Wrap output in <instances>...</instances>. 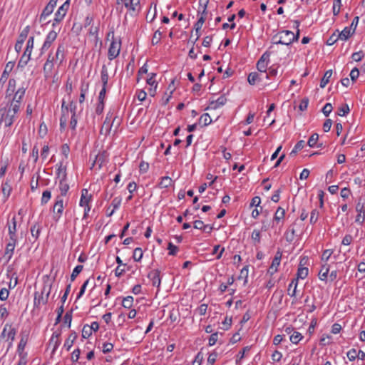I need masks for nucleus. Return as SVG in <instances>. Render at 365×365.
<instances>
[{
	"mask_svg": "<svg viewBox=\"0 0 365 365\" xmlns=\"http://www.w3.org/2000/svg\"><path fill=\"white\" fill-rule=\"evenodd\" d=\"M333 253L332 250H325L322 255V260L325 263H327V261L330 258L331 255Z\"/></svg>",
	"mask_w": 365,
	"mask_h": 365,
	"instance_id": "nucleus-60",
	"label": "nucleus"
},
{
	"mask_svg": "<svg viewBox=\"0 0 365 365\" xmlns=\"http://www.w3.org/2000/svg\"><path fill=\"white\" fill-rule=\"evenodd\" d=\"M168 250H169V252H168L169 255L175 256V255H176V254L178 251V247L177 246L174 245L172 242H169L168 246Z\"/></svg>",
	"mask_w": 365,
	"mask_h": 365,
	"instance_id": "nucleus-58",
	"label": "nucleus"
},
{
	"mask_svg": "<svg viewBox=\"0 0 365 365\" xmlns=\"http://www.w3.org/2000/svg\"><path fill=\"white\" fill-rule=\"evenodd\" d=\"M107 158V155L106 152L100 153L98 155H96L95 160L93 161V163L92 164V168L97 165L98 166V168H101L103 163L106 162Z\"/></svg>",
	"mask_w": 365,
	"mask_h": 365,
	"instance_id": "nucleus-21",
	"label": "nucleus"
},
{
	"mask_svg": "<svg viewBox=\"0 0 365 365\" xmlns=\"http://www.w3.org/2000/svg\"><path fill=\"white\" fill-rule=\"evenodd\" d=\"M57 177L61 178L59 182V190L61 191V195L58 196H61L63 198V196H66L68 190L69 185L66 183V168H63L61 166L59 167L57 172Z\"/></svg>",
	"mask_w": 365,
	"mask_h": 365,
	"instance_id": "nucleus-3",
	"label": "nucleus"
},
{
	"mask_svg": "<svg viewBox=\"0 0 365 365\" xmlns=\"http://www.w3.org/2000/svg\"><path fill=\"white\" fill-rule=\"evenodd\" d=\"M112 38L113 40L108 51V58L110 61L118 56L121 48V40L120 38L118 41L114 39L113 32H112Z\"/></svg>",
	"mask_w": 365,
	"mask_h": 365,
	"instance_id": "nucleus-5",
	"label": "nucleus"
},
{
	"mask_svg": "<svg viewBox=\"0 0 365 365\" xmlns=\"http://www.w3.org/2000/svg\"><path fill=\"white\" fill-rule=\"evenodd\" d=\"M9 315L5 304L0 305V321H4Z\"/></svg>",
	"mask_w": 365,
	"mask_h": 365,
	"instance_id": "nucleus-43",
	"label": "nucleus"
},
{
	"mask_svg": "<svg viewBox=\"0 0 365 365\" xmlns=\"http://www.w3.org/2000/svg\"><path fill=\"white\" fill-rule=\"evenodd\" d=\"M218 335H219V333L218 332H215V333H212L209 339H208V341H209V346H213L215 344V343L218 341Z\"/></svg>",
	"mask_w": 365,
	"mask_h": 365,
	"instance_id": "nucleus-61",
	"label": "nucleus"
},
{
	"mask_svg": "<svg viewBox=\"0 0 365 365\" xmlns=\"http://www.w3.org/2000/svg\"><path fill=\"white\" fill-rule=\"evenodd\" d=\"M319 212L317 209H314L311 212V216H310V223L311 224H315L319 218Z\"/></svg>",
	"mask_w": 365,
	"mask_h": 365,
	"instance_id": "nucleus-55",
	"label": "nucleus"
},
{
	"mask_svg": "<svg viewBox=\"0 0 365 365\" xmlns=\"http://www.w3.org/2000/svg\"><path fill=\"white\" fill-rule=\"evenodd\" d=\"M116 118L117 117L114 115L113 112L110 110L106 115V119L101 129V133H102L103 130H106V133L110 132Z\"/></svg>",
	"mask_w": 365,
	"mask_h": 365,
	"instance_id": "nucleus-9",
	"label": "nucleus"
},
{
	"mask_svg": "<svg viewBox=\"0 0 365 365\" xmlns=\"http://www.w3.org/2000/svg\"><path fill=\"white\" fill-rule=\"evenodd\" d=\"M161 36H162V33L159 30L156 31L154 33L153 38H152V44L153 45L158 44L160 41Z\"/></svg>",
	"mask_w": 365,
	"mask_h": 365,
	"instance_id": "nucleus-59",
	"label": "nucleus"
},
{
	"mask_svg": "<svg viewBox=\"0 0 365 365\" xmlns=\"http://www.w3.org/2000/svg\"><path fill=\"white\" fill-rule=\"evenodd\" d=\"M338 37L341 40H347L353 34L351 32V28L345 27L341 32L336 31Z\"/></svg>",
	"mask_w": 365,
	"mask_h": 365,
	"instance_id": "nucleus-30",
	"label": "nucleus"
},
{
	"mask_svg": "<svg viewBox=\"0 0 365 365\" xmlns=\"http://www.w3.org/2000/svg\"><path fill=\"white\" fill-rule=\"evenodd\" d=\"M55 55L53 54V51H51L48 55V58L43 66V72L45 79H48L51 77L52 71L54 68V62H56Z\"/></svg>",
	"mask_w": 365,
	"mask_h": 365,
	"instance_id": "nucleus-4",
	"label": "nucleus"
},
{
	"mask_svg": "<svg viewBox=\"0 0 365 365\" xmlns=\"http://www.w3.org/2000/svg\"><path fill=\"white\" fill-rule=\"evenodd\" d=\"M26 88H19L13 95L12 101L20 103L21 102L26 92Z\"/></svg>",
	"mask_w": 365,
	"mask_h": 365,
	"instance_id": "nucleus-24",
	"label": "nucleus"
},
{
	"mask_svg": "<svg viewBox=\"0 0 365 365\" xmlns=\"http://www.w3.org/2000/svg\"><path fill=\"white\" fill-rule=\"evenodd\" d=\"M143 257V251L140 247H137L134 250L133 258L135 262H140Z\"/></svg>",
	"mask_w": 365,
	"mask_h": 365,
	"instance_id": "nucleus-49",
	"label": "nucleus"
},
{
	"mask_svg": "<svg viewBox=\"0 0 365 365\" xmlns=\"http://www.w3.org/2000/svg\"><path fill=\"white\" fill-rule=\"evenodd\" d=\"M341 0H334L333 14L337 16L340 12Z\"/></svg>",
	"mask_w": 365,
	"mask_h": 365,
	"instance_id": "nucleus-56",
	"label": "nucleus"
},
{
	"mask_svg": "<svg viewBox=\"0 0 365 365\" xmlns=\"http://www.w3.org/2000/svg\"><path fill=\"white\" fill-rule=\"evenodd\" d=\"M34 44V37L30 36L26 44V48L21 57L19 63L18 68H24L31 58V52Z\"/></svg>",
	"mask_w": 365,
	"mask_h": 365,
	"instance_id": "nucleus-2",
	"label": "nucleus"
},
{
	"mask_svg": "<svg viewBox=\"0 0 365 365\" xmlns=\"http://www.w3.org/2000/svg\"><path fill=\"white\" fill-rule=\"evenodd\" d=\"M308 268L305 267H299L297 273V277L294 278L292 282H290L289 287H288V294L291 297H295L296 295V290L298 284V280L299 279H304L308 275Z\"/></svg>",
	"mask_w": 365,
	"mask_h": 365,
	"instance_id": "nucleus-1",
	"label": "nucleus"
},
{
	"mask_svg": "<svg viewBox=\"0 0 365 365\" xmlns=\"http://www.w3.org/2000/svg\"><path fill=\"white\" fill-rule=\"evenodd\" d=\"M286 34L289 35L291 38H289L288 39H285L284 41H287L289 43H293L294 41H297L299 40L300 31L299 29H297L296 34H294L291 31H286Z\"/></svg>",
	"mask_w": 365,
	"mask_h": 365,
	"instance_id": "nucleus-36",
	"label": "nucleus"
},
{
	"mask_svg": "<svg viewBox=\"0 0 365 365\" xmlns=\"http://www.w3.org/2000/svg\"><path fill=\"white\" fill-rule=\"evenodd\" d=\"M14 117H15V115L11 114V109H9L7 111L6 110L4 120L5 122V125L6 127H9L13 124V123L14 121Z\"/></svg>",
	"mask_w": 365,
	"mask_h": 365,
	"instance_id": "nucleus-28",
	"label": "nucleus"
},
{
	"mask_svg": "<svg viewBox=\"0 0 365 365\" xmlns=\"http://www.w3.org/2000/svg\"><path fill=\"white\" fill-rule=\"evenodd\" d=\"M269 54L267 52L263 53L257 63V68L260 73H267Z\"/></svg>",
	"mask_w": 365,
	"mask_h": 365,
	"instance_id": "nucleus-11",
	"label": "nucleus"
},
{
	"mask_svg": "<svg viewBox=\"0 0 365 365\" xmlns=\"http://www.w3.org/2000/svg\"><path fill=\"white\" fill-rule=\"evenodd\" d=\"M14 66V63L12 61H9L6 63L4 71H3L1 76L0 78V89L3 88L4 85L7 81L8 77L9 76V73L13 69Z\"/></svg>",
	"mask_w": 365,
	"mask_h": 365,
	"instance_id": "nucleus-14",
	"label": "nucleus"
},
{
	"mask_svg": "<svg viewBox=\"0 0 365 365\" xmlns=\"http://www.w3.org/2000/svg\"><path fill=\"white\" fill-rule=\"evenodd\" d=\"M27 343V339L25 337H21L18 347H17V352L19 355H27L26 353L24 352V349Z\"/></svg>",
	"mask_w": 365,
	"mask_h": 365,
	"instance_id": "nucleus-34",
	"label": "nucleus"
},
{
	"mask_svg": "<svg viewBox=\"0 0 365 365\" xmlns=\"http://www.w3.org/2000/svg\"><path fill=\"white\" fill-rule=\"evenodd\" d=\"M53 7L46 5L45 8L43 9L42 13L40 15L39 21L40 22L43 20L46 19L49 15H51L53 11Z\"/></svg>",
	"mask_w": 365,
	"mask_h": 365,
	"instance_id": "nucleus-31",
	"label": "nucleus"
},
{
	"mask_svg": "<svg viewBox=\"0 0 365 365\" xmlns=\"http://www.w3.org/2000/svg\"><path fill=\"white\" fill-rule=\"evenodd\" d=\"M285 215L284 209L279 207L274 214V220L276 222H279L280 220L283 219Z\"/></svg>",
	"mask_w": 365,
	"mask_h": 365,
	"instance_id": "nucleus-44",
	"label": "nucleus"
},
{
	"mask_svg": "<svg viewBox=\"0 0 365 365\" xmlns=\"http://www.w3.org/2000/svg\"><path fill=\"white\" fill-rule=\"evenodd\" d=\"M55 58L56 61H59V66H61L64 59H65V46L63 43H59L58 45L56 53H55Z\"/></svg>",
	"mask_w": 365,
	"mask_h": 365,
	"instance_id": "nucleus-19",
	"label": "nucleus"
},
{
	"mask_svg": "<svg viewBox=\"0 0 365 365\" xmlns=\"http://www.w3.org/2000/svg\"><path fill=\"white\" fill-rule=\"evenodd\" d=\"M16 273L12 274V275L10 277L9 274H7V277H10V282L8 284L9 290L11 289H14L17 284H18V277L16 276Z\"/></svg>",
	"mask_w": 365,
	"mask_h": 365,
	"instance_id": "nucleus-47",
	"label": "nucleus"
},
{
	"mask_svg": "<svg viewBox=\"0 0 365 365\" xmlns=\"http://www.w3.org/2000/svg\"><path fill=\"white\" fill-rule=\"evenodd\" d=\"M212 123V119L208 113L202 114L199 118V124H202V126H207Z\"/></svg>",
	"mask_w": 365,
	"mask_h": 365,
	"instance_id": "nucleus-39",
	"label": "nucleus"
},
{
	"mask_svg": "<svg viewBox=\"0 0 365 365\" xmlns=\"http://www.w3.org/2000/svg\"><path fill=\"white\" fill-rule=\"evenodd\" d=\"M332 76V70H328L325 72L323 78L321 80L320 82V87L324 88L326 85L329 83L330 78Z\"/></svg>",
	"mask_w": 365,
	"mask_h": 365,
	"instance_id": "nucleus-35",
	"label": "nucleus"
},
{
	"mask_svg": "<svg viewBox=\"0 0 365 365\" xmlns=\"http://www.w3.org/2000/svg\"><path fill=\"white\" fill-rule=\"evenodd\" d=\"M16 225L17 222L15 216L12 217L10 222H8L9 233L14 232L16 233Z\"/></svg>",
	"mask_w": 365,
	"mask_h": 365,
	"instance_id": "nucleus-48",
	"label": "nucleus"
},
{
	"mask_svg": "<svg viewBox=\"0 0 365 365\" xmlns=\"http://www.w3.org/2000/svg\"><path fill=\"white\" fill-rule=\"evenodd\" d=\"M16 81L14 78H10L8 81L7 88L6 90V97H10L16 92Z\"/></svg>",
	"mask_w": 365,
	"mask_h": 365,
	"instance_id": "nucleus-23",
	"label": "nucleus"
},
{
	"mask_svg": "<svg viewBox=\"0 0 365 365\" xmlns=\"http://www.w3.org/2000/svg\"><path fill=\"white\" fill-rule=\"evenodd\" d=\"M264 78H267V73L252 72L248 75L247 81L250 85L254 86L262 81Z\"/></svg>",
	"mask_w": 365,
	"mask_h": 365,
	"instance_id": "nucleus-12",
	"label": "nucleus"
},
{
	"mask_svg": "<svg viewBox=\"0 0 365 365\" xmlns=\"http://www.w3.org/2000/svg\"><path fill=\"white\" fill-rule=\"evenodd\" d=\"M41 226L38 223H35L31 227V233L33 237L36 240L38 239L41 233Z\"/></svg>",
	"mask_w": 365,
	"mask_h": 365,
	"instance_id": "nucleus-37",
	"label": "nucleus"
},
{
	"mask_svg": "<svg viewBox=\"0 0 365 365\" xmlns=\"http://www.w3.org/2000/svg\"><path fill=\"white\" fill-rule=\"evenodd\" d=\"M63 200L61 196H56L54 205L52 208L53 213V219L55 222H58L62 215L63 211Z\"/></svg>",
	"mask_w": 365,
	"mask_h": 365,
	"instance_id": "nucleus-6",
	"label": "nucleus"
},
{
	"mask_svg": "<svg viewBox=\"0 0 365 365\" xmlns=\"http://www.w3.org/2000/svg\"><path fill=\"white\" fill-rule=\"evenodd\" d=\"M318 139L319 135L317 133H313L309 138V140L307 142L308 145L311 148L314 147L317 145Z\"/></svg>",
	"mask_w": 365,
	"mask_h": 365,
	"instance_id": "nucleus-53",
	"label": "nucleus"
},
{
	"mask_svg": "<svg viewBox=\"0 0 365 365\" xmlns=\"http://www.w3.org/2000/svg\"><path fill=\"white\" fill-rule=\"evenodd\" d=\"M156 76V73H150L149 74V78L147 79L146 82L151 87L155 86V88L158 86V82L155 81V77Z\"/></svg>",
	"mask_w": 365,
	"mask_h": 365,
	"instance_id": "nucleus-54",
	"label": "nucleus"
},
{
	"mask_svg": "<svg viewBox=\"0 0 365 365\" xmlns=\"http://www.w3.org/2000/svg\"><path fill=\"white\" fill-rule=\"evenodd\" d=\"M227 102V98L225 96H220L217 100H212L210 102L208 107L206 110L213 109L215 110L220 106H224Z\"/></svg>",
	"mask_w": 365,
	"mask_h": 365,
	"instance_id": "nucleus-17",
	"label": "nucleus"
},
{
	"mask_svg": "<svg viewBox=\"0 0 365 365\" xmlns=\"http://www.w3.org/2000/svg\"><path fill=\"white\" fill-rule=\"evenodd\" d=\"M92 334V331L91 328H89V325L86 324L83 327L82 330V337L84 339L88 338Z\"/></svg>",
	"mask_w": 365,
	"mask_h": 365,
	"instance_id": "nucleus-63",
	"label": "nucleus"
},
{
	"mask_svg": "<svg viewBox=\"0 0 365 365\" xmlns=\"http://www.w3.org/2000/svg\"><path fill=\"white\" fill-rule=\"evenodd\" d=\"M140 5V0H128L124 3V6L129 10L135 11L136 6Z\"/></svg>",
	"mask_w": 365,
	"mask_h": 365,
	"instance_id": "nucleus-32",
	"label": "nucleus"
},
{
	"mask_svg": "<svg viewBox=\"0 0 365 365\" xmlns=\"http://www.w3.org/2000/svg\"><path fill=\"white\" fill-rule=\"evenodd\" d=\"M172 182L173 180L170 177L165 176L161 178L159 186L161 188H168L171 185Z\"/></svg>",
	"mask_w": 365,
	"mask_h": 365,
	"instance_id": "nucleus-38",
	"label": "nucleus"
},
{
	"mask_svg": "<svg viewBox=\"0 0 365 365\" xmlns=\"http://www.w3.org/2000/svg\"><path fill=\"white\" fill-rule=\"evenodd\" d=\"M329 272V265L327 263H324L322 264V268L318 274L319 278L322 281H327Z\"/></svg>",
	"mask_w": 365,
	"mask_h": 365,
	"instance_id": "nucleus-26",
	"label": "nucleus"
},
{
	"mask_svg": "<svg viewBox=\"0 0 365 365\" xmlns=\"http://www.w3.org/2000/svg\"><path fill=\"white\" fill-rule=\"evenodd\" d=\"M250 349H251V346H245L242 349V350L238 353V354L237 356V359H236L237 364H240V361L245 357V353L249 351L250 350Z\"/></svg>",
	"mask_w": 365,
	"mask_h": 365,
	"instance_id": "nucleus-46",
	"label": "nucleus"
},
{
	"mask_svg": "<svg viewBox=\"0 0 365 365\" xmlns=\"http://www.w3.org/2000/svg\"><path fill=\"white\" fill-rule=\"evenodd\" d=\"M15 246V245L11 243H7L4 252V257H7V262L11 259L14 252Z\"/></svg>",
	"mask_w": 365,
	"mask_h": 365,
	"instance_id": "nucleus-33",
	"label": "nucleus"
},
{
	"mask_svg": "<svg viewBox=\"0 0 365 365\" xmlns=\"http://www.w3.org/2000/svg\"><path fill=\"white\" fill-rule=\"evenodd\" d=\"M9 295V290L7 288H1L0 290V299L1 301H5L8 299Z\"/></svg>",
	"mask_w": 365,
	"mask_h": 365,
	"instance_id": "nucleus-62",
	"label": "nucleus"
},
{
	"mask_svg": "<svg viewBox=\"0 0 365 365\" xmlns=\"http://www.w3.org/2000/svg\"><path fill=\"white\" fill-rule=\"evenodd\" d=\"M339 38L338 37V34L334 32L331 36H329V38L327 41V44L329 46H331L334 43H335Z\"/></svg>",
	"mask_w": 365,
	"mask_h": 365,
	"instance_id": "nucleus-64",
	"label": "nucleus"
},
{
	"mask_svg": "<svg viewBox=\"0 0 365 365\" xmlns=\"http://www.w3.org/2000/svg\"><path fill=\"white\" fill-rule=\"evenodd\" d=\"M43 291H46V285L43 286L41 293H39L38 292H36L34 293V307L36 308H40L41 303L46 304L48 302V298L51 292V285H49L48 288L45 299L43 298Z\"/></svg>",
	"mask_w": 365,
	"mask_h": 365,
	"instance_id": "nucleus-7",
	"label": "nucleus"
},
{
	"mask_svg": "<svg viewBox=\"0 0 365 365\" xmlns=\"http://www.w3.org/2000/svg\"><path fill=\"white\" fill-rule=\"evenodd\" d=\"M356 210L359 212L356 217V222L362 225L365 220V210H364V206L361 205V203L359 202L356 205Z\"/></svg>",
	"mask_w": 365,
	"mask_h": 365,
	"instance_id": "nucleus-22",
	"label": "nucleus"
},
{
	"mask_svg": "<svg viewBox=\"0 0 365 365\" xmlns=\"http://www.w3.org/2000/svg\"><path fill=\"white\" fill-rule=\"evenodd\" d=\"M61 334V331H56L52 334L51 338L50 339V344H53V351H56L57 348L61 344V339L60 336Z\"/></svg>",
	"mask_w": 365,
	"mask_h": 365,
	"instance_id": "nucleus-20",
	"label": "nucleus"
},
{
	"mask_svg": "<svg viewBox=\"0 0 365 365\" xmlns=\"http://www.w3.org/2000/svg\"><path fill=\"white\" fill-rule=\"evenodd\" d=\"M30 31V26H26L20 33L19 36V38H18V41H21V42H24L26 38H27L28 36V34Z\"/></svg>",
	"mask_w": 365,
	"mask_h": 365,
	"instance_id": "nucleus-45",
	"label": "nucleus"
},
{
	"mask_svg": "<svg viewBox=\"0 0 365 365\" xmlns=\"http://www.w3.org/2000/svg\"><path fill=\"white\" fill-rule=\"evenodd\" d=\"M305 143L304 140H301L297 143L295 145L294 149L291 151L289 153L290 156H295L297 153V152L300 150H302L304 147Z\"/></svg>",
	"mask_w": 365,
	"mask_h": 365,
	"instance_id": "nucleus-41",
	"label": "nucleus"
},
{
	"mask_svg": "<svg viewBox=\"0 0 365 365\" xmlns=\"http://www.w3.org/2000/svg\"><path fill=\"white\" fill-rule=\"evenodd\" d=\"M70 6V0H66L55 13L56 22H61L65 17Z\"/></svg>",
	"mask_w": 365,
	"mask_h": 365,
	"instance_id": "nucleus-10",
	"label": "nucleus"
},
{
	"mask_svg": "<svg viewBox=\"0 0 365 365\" xmlns=\"http://www.w3.org/2000/svg\"><path fill=\"white\" fill-rule=\"evenodd\" d=\"M77 336V334L75 331H72L68 336V337L66 339L63 346L66 349L67 351L70 350Z\"/></svg>",
	"mask_w": 365,
	"mask_h": 365,
	"instance_id": "nucleus-25",
	"label": "nucleus"
},
{
	"mask_svg": "<svg viewBox=\"0 0 365 365\" xmlns=\"http://www.w3.org/2000/svg\"><path fill=\"white\" fill-rule=\"evenodd\" d=\"M91 200H92V195L88 193V190L85 188L82 189L79 205L81 207H84V206L88 205H90Z\"/></svg>",
	"mask_w": 365,
	"mask_h": 365,
	"instance_id": "nucleus-18",
	"label": "nucleus"
},
{
	"mask_svg": "<svg viewBox=\"0 0 365 365\" xmlns=\"http://www.w3.org/2000/svg\"><path fill=\"white\" fill-rule=\"evenodd\" d=\"M160 274V272L158 269H154L149 272L148 277L151 280L153 286L160 287L161 282Z\"/></svg>",
	"mask_w": 365,
	"mask_h": 365,
	"instance_id": "nucleus-16",
	"label": "nucleus"
},
{
	"mask_svg": "<svg viewBox=\"0 0 365 365\" xmlns=\"http://www.w3.org/2000/svg\"><path fill=\"white\" fill-rule=\"evenodd\" d=\"M302 338L303 336L299 332L294 331L290 336L289 339L293 344H298Z\"/></svg>",
	"mask_w": 365,
	"mask_h": 365,
	"instance_id": "nucleus-50",
	"label": "nucleus"
},
{
	"mask_svg": "<svg viewBox=\"0 0 365 365\" xmlns=\"http://www.w3.org/2000/svg\"><path fill=\"white\" fill-rule=\"evenodd\" d=\"M282 253L280 250H278L276 252V255L272 260V264L269 267L268 269V272L272 275L277 271V268L279 265L280 264L281 258H282Z\"/></svg>",
	"mask_w": 365,
	"mask_h": 365,
	"instance_id": "nucleus-13",
	"label": "nucleus"
},
{
	"mask_svg": "<svg viewBox=\"0 0 365 365\" xmlns=\"http://www.w3.org/2000/svg\"><path fill=\"white\" fill-rule=\"evenodd\" d=\"M58 36V32L51 30L46 36L45 41L41 48V53H44L47 51L52 45V43L56 41Z\"/></svg>",
	"mask_w": 365,
	"mask_h": 365,
	"instance_id": "nucleus-8",
	"label": "nucleus"
},
{
	"mask_svg": "<svg viewBox=\"0 0 365 365\" xmlns=\"http://www.w3.org/2000/svg\"><path fill=\"white\" fill-rule=\"evenodd\" d=\"M51 197V191L48 190H45L42 194V197H41V205L46 204L49 201Z\"/></svg>",
	"mask_w": 365,
	"mask_h": 365,
	"instance_id": "nucleus-52",
	"label": "nucleus"
},
{
	"mask_svg": "<svg viewBox=\"0 0 365 365\" xmlns=\"http://www.w3.org/2000/svg\"><path fill=\"white\" fill-rule=\"evenodd\" d=\"M101 80L103 84V87H107L108 81V73L106 65H103L102 66L101 71Z\"/></svg>",
	"mask_w": 365,
	"mask_h": 365,
	"instance_id": "nucleus-27",
	"label": "nucleus"
},
{
	"mask_svg": "<svg viewBox=\"0 0 365 365\" xmlns=\"http://www.w3.org/2000/svg\"><path fill=\"white\" fill-rule=\"evenodd\" d=\"M252 240L254 241V244H258L260 242V231L254 230L252 233Z\"/></svg>",
	"mask_w": 365,
	"mask_h": 365,
	"instance_id": "nucleus-57",
	"label": "nucleus"
},
{
	"mask_svg": "<svg viewBox=\"0 0 365 365\" xmlns=\"http://www.w3.org/2000/svg\"><path fill=\"white\" fill-rule=\"evenodd\" d=\"M83 269V265H77L73 270L71 275V280L73 282L76 279L77 276L81 272Z\"/></svg>",
	"mask_w": 365,
	"mask_h": 365,
	"instance_id": "nucleus-51",
	"label": "nucleus"
},
{
	"mask_svg": "<svg viewBox=\"0 0 365 365\" xmlns=\"http://www.w3.org/2000/svg\"><path fill=\"white\" fill-rule=\"evenodd\" d=\"M1 188L4 197H5V200H6L11 195L12 190L11 185H10L9 182L6 180L2 184Z\"/></svg>",
	"mask_w": 365,
	"mask_h": 365,
	"instance_id": "nucleus-29",
	"label": "nucleus"
},
{
	"mask_svg": "<svg viewBox=\"0 0 365 365\" xmlns=\"http://www.w3.org/2000/svg\"><path fill=\"white\" fill-rule=\"evenodd\" d=\"M287 30H283L282 31H279L277 35H275L273 37L274 43L277 44H283L289 46L292 44V43H289L287 41H284L285 39L289 38V36L286 34Z\"/></svg>",
	"mask_w": 365,
	"mask_h": 365,
	"instance_id": "nucleus-15",
	"label": "nucleus"
},
{
	"mask_svg": "<svg viewBox=\"0 0 365 365\" xmlns=\"http://www.w3.org/2000/svg\"><path fill=\"white\" fill-rule=\"evenodd\" d=\"M16 334V329L14 327H13L11 324H9V329L7 331V334H6L7 339L11 340V343H10L9 346L11 345L12 341L15 339Z\"/></svg>",
	"mask_w": 365,
	"mask_h": 365,
	"instance_id": "nucleus-40",
	"label": "nucleus"
},
{
	"mask_svg": "<svg viewBox=\"0 0 365 365\" xmlns=\"http://www.w3.org/2000/svg\"><path fill=\"white\" fill-rule=\"evenodd\" d=\"M133 297L132 296H128L124 297L122 301V306L125 309H130L133 306Z\"/></svg>",
	"mask_w": 365,
	"mask_h": 365,
	"instance_id": "nucleus-42",
	"label": "nucleus"
}]
</instances>
